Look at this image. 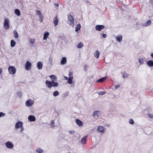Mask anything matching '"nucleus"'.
<instances>
[{
    "mask_svg": "<svg viewBox=\"0 0 153 153\" xmlns=\"http://www.w3.org/2000/svg\"><path fill=\"white\" fill-rule=\"evenodd\" d=\"M50 77L52 80L49 81L47 80L45 82L46 86L49 88H51L52 87H57L58 85V83L54 81H57L56 76L55 75H51L50 76Z\"/></svg>",
    "mask_w": 153,
    "mask_h": 153,
    "instance_id": "f257e3e1",
    "label": "nucleus"
},
{
    "mask_svg": "<svg viewBox=\"0 0 153 153\" xmlns=\"http://www.w3.org/2000/svg\"><path fill=\"white\" fill-rule=\"evenodd\" d=\"M68 17L69 20L68 23L69 25L73 27L74 25V19L73 17L71 14H68Z\"/></svg>",
    "mask_w": 153,
    "mask_h": 153,
    "instance_id": "f03ea898",
    "label": "nucleus"
},
{
    "mask_svg": "<svg viewBox=\"0 0 153 153\" xmlns=\"http://www.w3.org/2000/svg\"><path fill=\"white\" fill-rule=\"evenodd\" d=\"M9 20L7 18H5L4 19V27L5 30L9 29L10 27L9 25Z\"/></svg>",
    "mask_w": 153,
    "mask_h": 153,
    "instance_id": "7ed1b4c3",
    "label": "nucleus"
},
{
    "mask_svg": "<svg viewBox=\"0 0 153 153\" xmlns=\"http://www.w3.org/2000/svg\"><path fill=\"white\" fill-rule=\"evenodd\" d=\"M101 112L99 111H95L93 114L92 116L95 118H97L101 115Z\"/></svg>",
    "mask_w": 153,
    "mask_h": 153,
    "instance_id": "20e7f679",
    "label": "nucleus"
},
{
    "mask_svg": "<svg viewBox=\"0 0 153 153\" xmlns=\"http://www.w3.org/2000/svg\"><path fill=\"white\" fill-rule=\"evenodd\" d=\"M9 73L10 74H14L16 71V69L13 66L9 67L8 68Z\"/></svg>",
    "mask_w": 153,
    "mask_h": 153,
    "instance_id": "39448f33",
    "label": "nucleus"
},
{
    "mask_svg": "<svg viewBox=\"0 0 153 153\" xmlns=\"http://www.w3.org/2000/svg\"><path fill=\"white\" fill-rule=\"evenodd\" d=\"M34 101L33 100L29 99L27 100L25 102V105L27 106L30 107L34 103Z\"/></svg>",
    "mask_w": 153,
    "mask_h": 153,
    "instance_id": "423d86ee",
    "label": "nucleus"
},
{
    "mask_svg": "<svg viewBox=\"0 0 153 153\" xmlns=\"http://www.w3.org/2000/svg\"><path fill=\"white\" fill-rule=\"evenodd\" d=\"M105 27V26L103 25H97L96 26L95 29L96 30L100 31L104 29Z\"/></svg>",
    "mask_w": 153,
    "mask_h": 153,
    "instance_id": "0eeeda50",
    "label": "nucleus"
},
{
    "mask_svg": "<svg viewBox=\"0 0 153 153\" xmlns=\"http://www.w3.org/2000/svg\"><path fill=\"white\" fill-rule=\"evenodd\" d=\"M5 145L7 148L10 149L12 148L13 147V144L10 142H7L6 143Z\"/></svg>",
    "mask_w": 153,
    "mask_h": 153,
    "instance_id": "6e6552de",
    "label": "nucleus"
},
{
    "mask_svg": "<svg viewBox=\"0 0 153 153\" xmlns=\"http://www.w3.org/2000/svg\"><path fill=\"white\" fill-rule=\"evenodd\" d=\"M31 66V64L30 62L28 61L26 62L25 65V69L26 70H28L30 69Z\"/></svg>",
    "mask_w": 153,
    "mask_h": 153,
    "instance_id": "1a4fd4ad",
    "label": "nucleus"
},
{
    "mask_svg": "<svg viewBox=\"0 0 153 153\" xmlns=\"http://www.w3.org/2000/svg\"><path fill=\"white\" fill-rule=\"evenodd\" d=\"M28 120L30 122H34L36 121V119L34 116L30 115L28 117Z\"/></svg>",
    "mask_w": 153,
    "mask_h": 153,
    "instance_id": "9d476101",
    "label": "nucleus"
},
{
    "mask_svg": "<svg viewBox=\"0 0 153 153\" xmlns=\"http://www.w3.org/2000/svg\"><path fill=\"white\" fill-rule=\"evenodd\" d=\"M43 67L42 62L41 61H39L37 63V68L39 70L42 69Z\"/></svg>",
    "mask_w": 153,
    "mask_h": 153,
    "instance_id": "9b49d317",
    "label": "nucleus"
},
{
    "mask_svg": "<svg viewBox=\"0 0 153 153\" xmlns=\"http://www.w3.org/2000/svg\"><path fill=\"white\" fill-rule=\"evenodd\" d=\"M97 130L98 131L102 133L105 130V129L102 126H99L98 127Z\"/></svg>",
    "mask_w": 153,
    "mask_h": 153,
    "instance_id": "f8f14e48",
    "label": "nucleus"
},
{
    "mask_svg": "<svg viewBox=\"0 0 153 153\" xmlns=\"http://www.w3.org/2000/svg\"><path fill=\"white\" fill-rule=\"evenodd\" d=\"M76 124L79 126H82L83 125V123L79 119H76Z\"/></svg>",
    "mask_w": 153,
    "mask_h": 153,
    "instance_id": "ddd939ff",
    "label": "nucleus"
},
{
    "mask_svg": "<svg viewBox=\"0 0 153 153\" xmlns=\"http://www.w3.org/2000/svg\"><path fill=\"white\" fill-rule=\"evenodd\" d=\"M107 78L106 76L102 77L100 79H98L96 81L97 82H104Z\"/></svg>",
    "mask_w": 153,
    "mask_h": 153,
    "instance_id": "4468645a",
    "label": "nucleus"
},
{
    "mask_svg": "<svg viewBox=\"0 0 153 153\" xmlns=\"http://www.w3.org/2000/svg\"><path fill=\"white\" fill-rule=\"evenodd\" d=\"M53 22L55 25L56 26L58 25V20L56 16L54 18L53 20Z\"/></svg>",
    "mask_w": 153,
    "mask_h": 153,
    "instance_id": "2eb2a0df",
    "label": "nucleus"
},
{
    "mask_svg": "<svg viewBox=\"0 0 153 153\" xmlns=\"http://www.w3.org/2000/svg\"><path fill=\"white\" fill-rule=\"evenodd\" d=\"M67 62L66 58L65 57H63L61 61V64L63 65L65 64Z\"/></svg>",
    "mask_w": 153,
    "mask_h": 153,
    "instance_id": "dca6fc26",
    "label": "nucleus"
},
{
    "mask_svg": "<svg viewBox=\"0 0 153 153\" xmlns=\"http://www.w3.org/2000/svg\"><path fill=\"white\" fill-rule=\"evenodd\" d=\"M147 65L149 67H152L153 66V61L149 60L147 62Z\"/></svg>",
    "mask_w": 153,
    "mask_h": 153,
    "instance_id": "f3484780",
    "label": "nucleus"
},
{
    "mask_svg": "<svg viewBox=\"0 0 153 153\" xmlns=\"http://www.w3.org/2000/svg\"><path fill=\"white\" fill-rule=\"evenodd\" d=\"M73 76H70L68 80V83L69 84H71L73 82Z\"/></svg>",
    "mask_w": 153,
    "mask_h": 153,
    "instance_id": "a211bd4d",
    "label": "nucleus"
},
{
    "mask_svg": "<svg viewBox=\"0 0 153 153\" xmlns=\"http://www.w3.org/2000/svg\"><path fill=\"white\" fill-rule=\"evenodd\" d=\"M87 137V136H86L84 137L81 140V142L82 144H85L86 143Z\"/></svg>",
    "mask_w": 153,
    "mask_h": 153,
    "instance_id": "6ab92c4d",
    "label": "nucleus"
},
{
    "mask_svg": "<svg viewBox=\"0 0 153 153\" xmlns=\"http://www.w3.org/2000/svg\"><path fill=\"white\" fill-rule=\"evenodd\" d=\"M151 23V20H148L147 22L143 24V26L144 27L147 26L149 25Z\"/></svg>",
    "mask_w": 153,
    "mask_h": 153,
    "instance_id": "aec40b11",
    "label": "nucleus"
},
{
    "mask_svg": "<svg viewBox=\"0 0 153 153\" xmlns=\"http://www.w3.org/2000/svg\"><path fill=\"white\" fill-rule=\"evenodd\" d=\"M117 40L118 42H121L122 41V36L121 35L116 37Z\"/></svg>",
    "mask_w": 153,
    "mask_h": 153,
    "instance_id": "412c9836",
    "label": "nucleus"
},
{
    "mask_svg": "<svg viewBox=\"0 0 153 153\" xmlns=\"http://www.w3.org/2000/svg\"><path fill=\"white\" fill-rule=\"evenodd\" d=\"M49 33L48 32H46L44 34V36H43V39L44 40H46L47 38L48 37L49 35Z\"/></svg>",
    "mask_w": 153,
    "mask_h": 153,
    "instance_id": "4be33fe9",
    "label": "nucleus"
},
{
    "mask_svg": "<svg viewBox=\"0 0 153 153\" xmlns=\"http://www.w3.org/2000/svg\"><path fill=\"white\" fill-rule=\"evenodd\" d=\"M81 27V26L80 24H78L75 28V31L76 32H77L79 31Z\"/></svg>",
    "mask_w": 153,
    "mask_h": 153,
    "instance_id": "5701e85b",
    "label": "nucleus"
},
{
    "mask_svg": "<svg viewBox=\"0 0 153 153\" xmlns=\"http://www.w3.org/2000/svg\"><path fill=\"white\" fill-rule=\"evenodd\" d=\"M100 54V53L99 51H97L95 53L94 56L96 58H99V56Z\"/></svg>",
    "mask_w": 153,
    "mask_h": 153,
    "instance_id": "b1692460",
    "label": "nucleus"
},
{
    "mask_svg": "<svg viewBox=\"0 0 153 153\" xmlns=\"http://www.w3.org/2000/svg\"><path fill=\"white\" fill-rule=\"evenodd\" d=\"M83 46V44L82 42L79 43L77 45V48H81Z\"/></svg>",
    "mask_w": 153,
    "mask_h": 153,
    "instance_id": "393cba45",
    "label": "nucleus"
},
{
    "mask_svg": "<svg viewBox=\"0 0 153 153\" xmlns=\"http://www.w3.org/2000/svg\"><path fill=\"white\" fill-rule=\"evenodd\" d=\"M128 74L124 72L123 73V79H125L128 77Z\"/></svg>",
    "mask_w": 153,
    "mask_h": 153,
    "instance_id": "a878e982",
    "label": "nucleus"
},
{
    "mask_svg": "<svg viewBox=\"0 0 153 153\" xmlns=\"http://www.w3.org/2000/svg\"><path fill=\"white\" fill-rule=\"evenodd\" d=\"M59 94V92L57 91H55L54 92L53 95L54 97H56L58 96Z\"/></svg>",
    "mask_w": 153,
    "mask_h": 153,
    "instance_id": "bb28decb",
    "label": "nucleus"
},
{
    "mask_svg": "<svg viewBox=\"0 0 153 153\" xmlns=\"http://www.w3.org/2000/svg\"><path fill=\"white\" fill-rule=\"evenodd\" d=\"M10 43H11V47H13L15 46V44H16V42L14 40H11V41Z\"/></svg>",
    "mask_w": 153,
    "mask_h": 153,
    "instance_id": "cd10ccee",
    "label": "nucleus"
},
{
    "mask_svg": "<svg viewBox=\"0 0 153 153\" xmlns=\"http://www.w3.org/2000/svg\"><path fill=\"white\" fill-rule=\"evenodd\" d=\"M13 34L15 38H17L18 37V33L16 30H14L13 31Z\"/></svg>",
    "mask_w": 153,
    "mask_h": 153,
    "instance_id": "c85d7f7f",
    "label": "nucleus"
},
{
    "mask_svg": "<svg viewBox=\"0 0 153 153\" xmlns=\"http://www.w3.org/2000/svg\"><path fill=\"white\" fill-rule=\"evenodd\" d=\"M36 151L39 153H42L43 152V150L40 148H38L36 149Z\"/></svg>",
    "mask_w": 153,
    "mask_h": 153,
    "instance_id": "c756f323",
    "label": "nucleus"
},
{
    "mask_svg": "<svg viewBox=\"0 0 153 153\" xmlns=\"http://www.w3.org/2000/svg\"><path fill=\"white\" fill-rule=\"evenodd\" d=\"M139 62L140 63V65H143L144 63V60L143 59H139L138 60Z\"/></svg>",
    "mask_w": 153,
    "mask_h": 153,
    "instance_id": "7c9ffc66",
    "label": "nucleus"
},
{
    "mask_svg": "<svg viewBox=\"0 0 153 153\" xmlns=\"http://www.w3.org/2000/svg\"><path fill=\"white\" fill-rule=\"evenodd\" d=\"M105 94V92L104 91H100L98 93V94L99 95H103Z\"/></svg>",
    "mask_w": 153,
    "mask_h": 153,
    "instance_id": "2f4dec72",
    "label": "nucleus"
},
{
    "mask_svg": "<svg viewBox=\"0 0 153 153\" xmlns=\"http://www.w3.org/2000/svg\"><path fill=\"white\" fill-rule=\"evenodd\" d=\"M22 126L23 123L22 122L20 121V128H22L21 131H22L24 130V128L22 127Z\"/></svg>",
    "mask_w": 153,
    "mask_h": 153,
    "instance_id": "473e14b6",
    "label": "nucleus"
},
{
    "mask_svg": "<svg viewBox=\"0 0 153 153\" xmlns=\"http://www.w3.org/2000/svg\"><path fill=\"white\" fill-rule=\"evenodd\" d=\"M15 13L18 16H19V10L16 9L15 10Z\"/></svg>",
    "mask_w": 153,
    "mask_h": 153,
    "instance_id": "72a5a7b5",
    "label": "nucleus"
},
{
    "mask_svg": "<svg viewBox=\"0 0 153 153\" xmlns=\"http://www.w3.org/2000/svg\"><path fill=\"white\" fill-rule=\"evenodd\" d=\"M129 123L131 124H134V122L132 119H130L129 120Z\"/></svg>",
    "mask_w": 153,
    "mask_h": 153,
    "instance_id": "f704fd0d",
    "label": "nucleus"
},
{
    "mask_svg": "<svg viewBox=\"0 0 153 153\" xmlns=\"http://www.w3.org/2000/svg\"><path fill=\"white\" fill-rule=\"evenodd\" d=\"M39 21L41 22H42V19L43 18V17L41 15L39 16Z\"/></svg>",
    "mask_w": 153,
    "mask_h": 153,
    "instance_id": "c9c22d12",
    "label": "nucleus"
},
{
    "mask_svg": "<svg viewBox=\"0 0 153 153\" xmlns=\"http://www.w3.org/2000/svg\"><path fill=\"white\" fill-rule=\"evenodd\" d=\"M147 115L149 118H153V114L150 113H149L147 114Z\"/></svg>",
    "mask_w": 153,
    "mask_h": 153,
    "instance_id": "e433bc0d",
    "label": "nucleus"
},
{
    "mask_svg": "<svg viewBox=\"0 0 153 153\" xmlns=\"http://www.w3.org/2000/svg\"><path fill=\"white\" fill-rule=\"evenodd\" d=\"M15 128H19V121L16 123L15 125Z\"/></svg>",
    "mask_w": 153,
    "mask_h": 153,
    "instance_id": "4c0bfd02",
    "label": "nucleus"
},
{
    "mask_svg": "<svg viewBox=\"0 0 153 153\" xmlns=\"http://www.w3.org/2000/svg\"><path fill=\"white\" fill-rule=\"evenodd\" d=\"M36 15H38V16H39L41 15V13L40 11L39 10L36 11Z\"/></svg>",
    "mask_w": 153,
    "mask_h": 153,
    "instance_id": "58836bf2",
    "label": "nucleus"
},
{
    "mask_svg": "<svg viewBox=\"0 0 153 153\" xmlns=\"http://www.w3.org/2000/svg\"><path fill=\"white\" fill-rule=\"evenodd\" d=\"M35 40L34 39H31L30 40V42L32 44H33L35 42Z\"/></svg>",
    "mask_w": 153,
    "mask_h": 153,
    "instance_id": "ea45409f",
    "label": "nucleus"
},
{
    "mask_svg": "<svg viewBox=\"0 0 153 153\" xmlns=\"http://www.w3.org/2000/svg\"><path fill=\"white\" fill-rule=\"evenodd\" d=\"M5 114L3 112H0V117L4 116Z\"/></svg>",
    "mask_w": 153,
    "mask_h": 153,
    "instance_id": "a19ab883",
    "label": "nucleus"
},
{
    "mask_svg": "<svg viewBox=\"0 0 153 153\" xmlns=\"http://www.w3.org/2000/svg\"><path fill=\"white\" fill-rule=\"evenodd\" d=\"M73 73L72 72L70 71L68 74V76L70 77V76H73Z\"/></svg>",
    "mask_w": 153,
    "mask_h": 153,
    "instance_id": "79ce46f5",
    "label": "nucleus"
},
{
    "mask_svg": "<svg viewBox=\"0 0 153 153\" xmlns=\"http://www.w3.org/2000/svg\"><path fill=\"white\" fill-rule=\"evenodd\" d=\"M51 125H52V126L53 127H54V121L52 120L51 121Z\"/></svg>",
    "mask_w": 153,
    "mask_h": 153,
    "instance_id": "37998d69",
    "label": "nucleus"
},
{
    "mask_svg": "<svg viewBox=\"0 0 153 153\" xmlns=\"http://www.w3.org/2000/svg\"><path fill=\"white\" fill-rule=\"evenodd\" d=\"M49 62L50 63L51 65H52V59L51 58H49Z\"/></svg>",
    "mask_w": 153,
    "mask_h": 153,
    "instance_id": "c03bdc74",
    "label": "nucleus"
},
{
    "mask_svg": "<svg viewBox=\"0 0 153 153\" xmlns=\"http://www.w3.org/2000/svg\"><path fill=\"white\" fill-rule=\"evenodd\" d=\"M87 66L86 65H85L84 67V70L85 71H87Z\"/></svg>",
    "mask_w": 153,
    "mask_h": 153,
    "instance_id": "a18cd8bd",
    "label": "nucleus"
},
{
    "mask_svg": "<svg viewBox=\"0 0 153 153\" xmlns=\"http://www.w3.org/2000/svg\"><path fill=\"white\" fill-rule=\"evenodd\" d=\"M120 87V85H116V86H115V89H117L118 88Z\"/></svg>",
    "mask_w": 153,
    "mask_h": 153,
    "instance_id": "49530a36",
    "label": "nucleus"
},
{
    "mask_svg": "<svg viewBox=\"0 0 153 153\" xmlns=\"http://www.w3.org/2000/svg\"><path fill=\"white\" fill-rule=\"evenodd\" d=\"M106 36H107V35H106L105 34L103 33L102 35V37L104 38H106Z\"/></svg>",
    "mask_w": 153,
    "mask_h": 153,
    "instance_id": "de8ad7c7",
    "label": "nucleus"
},
{
    "mask_svg": "<svg viewBox=\"0 0 153 153\" xmlns=\"http://www.w3.org/2000/svg\"><path fill=\"white\" fill-rule=\"evenodd\" d=\"M3 71V70L2 68H0V74H2Z\"/></svg>",
    "mask_w": 153,
    "mask_h": 153,
    "instance_id": "09e8293b",
    "label": "nucleus"
},
{
    "mask_svg": "<svg viewBox=\"0 0 153 153\" xmlns=\"http://www.w3.org/2000/svg\"><path fill=\"white\" fill-rule=\"evenodd\" d=\"M69 132L71 134H72L74 133V132L73 131H70Z\"/></svg>",
    "mask_w": 153,
    "mask_h": 153,
    "instance_id": "8fccbe9b",
    "label": "nucleus"
},
{
    "mask_svg": "<svg viewBox=\"0 0 153 153\" xmlns=\"http://www.w3.org/2000/svg\"><path fill=\"white\" fill-rule=\"evenodd\" d=\"M151 57H152V58H153V53H152L151 54Z\"/></svg>",
    "mask_w": 153,
    "mask_h": 153,
    "instance_id": "3c124183",
    "label": "nucleus"
},
{
    "mask_svg": "<svg viewBox=\"0 0 153 153\" xmlns=\"http://www.w3.org/2000/svg\"><path fill=\"white\" fill-rule=\"evenodd\" d=\"M65 78L66 79H68V77L66 76H65Z\"/></svg>",
    "mask_w": 153,
    "mask_h": 153,
    "instance_id": "603ef678",
    "label": "nucleus"
},
{
    "mask_svg": "<svg viewBox=\"0 0 153 153\" xmlns=\"http://www.w3.org/2000/svg\"><path fill=\"white\" fill-rule=\"evenodd\" d=\"M55 5H56V6H58V5H59V4H56V3H55Z\"/></svg>",
    "mask_w": 153,
    "mask_h": 153,
    "instance_id": "864d4df0",
    "label": "nucleus"
},
{
    "mask_svg": "<svg viewBox=\"0 0 153 153\" xmlns=\"http://www.w3.org/2000/svg\"><path fill=\"white\" fill-rule=\"evenodd\" d=\"M21 94H22V93L21 92H20V93H19L20 96H21Z\"/></svg>",
    "mask_w": 153,
    "mask_h": 153,
    "instance_id": "5fc2aeb1",
    "label": "nucleus"
},
{
    "mask_svg": "<svg viewBox=\"0 0 153 153\" xmlns=\"http://www.w3.org/2000/svg\"><path fill=\"white\" fill-rule=\"evenodd\" d=\"M19 15H20V13Z\"/></svg>",
    "mask_w": 153,
    "mask_h": 153,
    "instance_id": "6e6d98bb",
    "label": "nucleus"
}]
</instances>
